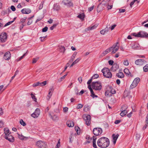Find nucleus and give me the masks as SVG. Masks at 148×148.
<instances>
[{
  "mask_svg": "<svg viewBox=\"0 0 148 148\" xmlns=\"http://www.w3.org/2000/svg\"><path fill=\"white\" fill-rule=\"evenodd\" d=\"M110 142L109 139L106 137H103L100 138L97 141L98 145L101 148H105L109 145Z\"/></svg>",
  "mask_w": 148,
  "mask_h": 148,
  "instance_id": "obj_1",
  "label": "nucleus"
},
{
  "mask_svg": "<svg viewBox=\"0 0 148 148\" xmlns=\"http://www.w3.org/2000/svg\"><path fill=\"white\" fill-rule=\"evenodd\" d=\"M131 35L136 37L147 38L148 36V34L144 31H140L138 33H133L131 34Z\"/></svg>",
  "mask_w": 148,
  "mask_h": 148,
  "instance_id": "obj_2",
  "label": "nucleus"
},
{
  "mask_svg": "<svg viewBox=\"0 0 148 148\" xmlns=\"http://www.w3.org/2000/svg\"><path fill=\"white\" fill-rule=\"evenodd\" d=\"M91 86L93 89L97 90H100L102 87L101 83L98 82H92Z\"/></svg>",
  "mask_w": 148,
  "mask_h": 148,
  "instance_id": "obj_3",
  "label": "nucleus"
},
{
  "mask_svg": "<svg viewBox=\"0 0 148 148\" xmlns=\"http://www.w3.org/2000/svg\"><path fill=\"white\" fill-rule=\"evenodd\" d=\"M103 75L106 77L108 78H111L112 77V74L110 72L108 69L106 68H103L101 70Z\"/></svg>",
  "mask_w": 148,
  "mask_h": 148,
  "instance_id": "obj_4",
  "label": "nucleus"
},
{
  "mask_svg": "<svg viewBox=\"0 0 148 148\" xmlns=\"http://www.w3.org/2000/svg\"><path fill=\"white\" fill-rule=\"evenodd\" d=\"M84 120L85 121L86 124L88 126L90 125L91 123V117L90 115L84 114L82 116Z\"/></svg>",
  "mask_w": 148,
  "mask_h": 148,
  "instance_id": "obj_5",
  "label": "nucleus"
},
{
  "mask_svg": "<svg viewBox=\"0 0 148 148\" xmlns=\"http://www.w3.org/2000/svg\"><path fill=\"white\" fill-rule=\"evenodd\" d=\"M36 145L39 148H47V143L41 140H39L36 143Z\"/></svg>",
  "mask_w": 148,
  "mask_h": 148,
  "instance_id": "obj_6",
  "label": "nucleus"
},
{
  "mask_svg": "<svg viewBox=\"0 0 148 148\" xmlns=\"http://www.w3.org/2000/svg\"><path fill=\"white\" fill-rule=\"evenodd\" d=\"M119 44L118 42H117L116 44L113 45L110 48L111 49V50H112L111 52L112 54L115 53L119 49Z\"/></svg>",
  "mask_w": 148,
  "mask_h": 148,
  "instance_id": "obj_7",
  "label": "nucleus"
},
{
  "mask_svg": "<svg viewBox=\"0 0 148 148\" xmlns=\"http://www.w3.org/2000/svg\"><path fill=\"white\" fill-rule=\"evenodd\" d=\"M102 132V129L100 128H96L93 129V134L96 136L100 135Z\"/></svg>",
  "mask_w": 148,
  "mask_h": 148,
  "instance_id": "obj_8",
  "label": "nucleus"
},
{
  "mask_svg": "<svg viewBox=\"0 0 148 148\" xmlns=\"http://www.w3.org/2000/svg\"><path fill=\"white\" fill-rule=\"evenodd\" d=\"M140 81V79L139 78L137 77L135 78L130 86V88L133 89L134 88L136 87L137 86Z\"/></svg>",
  "mask_w": 148,
  "mask_h": 148,
  "instance_id": "obj_9",
  "label": "nucleus"
},
{
  "mask_svg": "<svg viewBox=\"0 0 148 148\" xmlns=\"http://www.w3.org/2000/svg\"><path fill=\"white\" fill-rule=\"evenodd\" d=\"M7 38V34L6 33H2L0 34V40L1 42H5Z\"/></svg>",
  "mask_w": 148,
  "mask_h": 148,
  "instance_id": "obj_10",
  "label": "nucleus"
},
{
  "mask_svg": "<svg viewBox=\"0 0 148 148\" xmlns=\"http://www.w3.org/2000/svg\"><path fill=\"white\" fill-rule=\"evenodd\" d=\"M146 63L145 60L141 59H138L136 60L135 62V64L138 65H143Z\"/></svg>",
  "mask_w": 148,
  "mask_h": 148,
  "instance_id": "obj_11",
  "label": "nucleus"
},
{
  "mask_svg": "<svg viewBox=\"0 0 148 148\" xmlns=\"http://www.w3.org/2000/svg\"><path fill=\"white\" fill-rule=\"evenodd\" d=\"M40 113V109L37 108L35 110L34 112L31 114V116L34 118H37L39 116Z\"/></svg>",
  "mask_w": 148,
  "mask_h": 148,
  "instance_id": "obj_12",
  "label": "nucleus"
},
{
  "mask_svg": "<svg viewBox=\"0 0 148 148\" xmlns=\"http://www.w3.org/2000/svg\"><path fill=\"white\" fill-rule=\"evenodd\" d=\"M62 3L68 7H70L73 6V3L70 0H62Z\"/></svg>",
  "mask_w": 148,
  "mask_h": 148,
  "instance_id": "obj_13",
  "label": "nucleus"
},
{
  "mask_svg": "<svg viewBox=\"0 0 148 148\" xmlns=\"http://www.w3.org/2000/svg\"><path fill=\"white\" fill-rule=\"evenodd\" d=\"M127 108V106H123L122 107L121 109L122 111L120 113V115L121 116H123L127 114V112L126 110Z\"/></svg>",
  "mask_w": 148,
  "mask_h": 148,
  "instance_id": "obj_14",
  "label": "nucleus"
},
{
  "mask_svg": "<svg viewBox=\"0 0 148 148\" xmlns=\"http://www.w3.org/2000/svg\"><path fill=\"white\" fill-rule=\"evenodd\" d=\"M106 6V5L105 3H100L98 6L97 11L98 12H100L104 8L105 6Z\"/></svg>",
  "mask_w": 148,
  "mask_h": 148,
  "instance_id": "obj_15",
  "label": "nucleus"
},
{
  "mask_svg": "<svg viewBox=\"0 0 148 148\" xmlns=\"http://www.w3.org/2000/svg\"><path fill=\"white\" fill-rule=\"evenodd\" d=\"M5 138L10 142H13L14 141V138L11 135L5 136Z\"/></svg>",
  "mask_w": 148,
  "mask_h": 148,
  "instance_id": "obj_16",
  "label": "nucleus"
},
{
  "mask_svg": "<svg viewBox=\"0 0 148 148\" xmlns=\"http://www.w3.org/2000/svg\"><path fill=\"white\" fill-rule=\"evenodd\" d=\"M11 55L10 52H7L5 54L3 58L6 60H8L10 59Z\"/></svg>",
  "mask_w": 148,
  "mask_h": 148,
  "instance_id": "obj_17",
  "label": "nucleus"
},
{
  "mask_svg": "<svg viewBox=\"0 0 148 148\" xmlns=\"http://www.w3.org/2000/svg\"><path fill=\"white\" fill-rule=\"evenodd\" d=\"M119 68V66L116 63H114L112 65L111 70L113 72L116 71Z\"/></svg>",
  "mask_w": 148,
  "mask_h": 148,
  "instance_id": "obj_18",
  "label": "nucleus"
},
{
  "mask_svg": "<svg viewBox=\"0 0 148 148\" xmlns=\"http://www.w3.org/2000/svg\"><path fill=\"white\" fill-rule=\"evenodd\" d=\"M31 10L29 9L24 8L21 10V12L23 14H28L31 12Z\"/></svg>",
  "mask_w": 148,
  "mask_h": 148,
  "instance_id": "obj_19",
  "label": "nucleus"
},
{
  "mask_svg": "<svg viewBox=\"0 0 148 148\" xmlns=\"http://www.w3.org/2000/svg\"><path fill=\"white\" fill-rule=\"evenodd\" d=\"M111 87H108L107 88L105 92V94L106 95L110 96L111 95Z\"/></svg>",
  "mask_w": 148,
  "mask_h": 148,
  "instance_id": "obj_20",
  "label": "nucleus"
},
{
  "mask_svg": "<svg viewBox=\"0 0 148 148\" xmlns=\"http://www.w3.org/2000/svg\"><path fill=\"white\" fill-rule=\"evenodd\" d=\"M119 136V135L118 134L115 135L114 134H113L112 135L113 139V143L114 144H115L116 142V140L118 138V137Z\"/></svg>",
  "mask_w": 148,
  "mask_h": 148,
  "instance_id": "obj_21",
  "label": "nucleus"
},
{
  "mask_svg": "<svg viewBox=\"0 0 148 148\" xmlns=\"http://www.w3.org/2000/svg\"><path fill=\"white\" fill-rule=\"evenodd\" d=\"M53 90L54 89L53 87H52L49 89L48 95H47V97H49V99H50L51 98L52 95V92H53Z\"/></svg>",
  "mask_w": 148,
  "mask_h": 148,
  "instance_id": "obj_22",
  "label": "nucleus"
},
{
  "mask_svg": "<svg viewBox=\"0 0 148 148\" xmlns=\"http://www.w3.org/2000/svg\"><path fill=\"white\" fill-rule=\"evenodd\" d=\"M109 28L107 26L106 28L104 29L101 30L100 32L101 34L104 35L105 33L109 31Z\"/></svg>",
  "mask_w": 148,
  "mask_h": 148,
  "instance_id": "obj_23",
  "label": "nucleus"
},
{
  "mask_svg": "<svg viewBox=\"0 0 148 148\" xmlns=\"http://www.w3.org/2000/svg\"><path fill=\"white\" fill-rule=\"evenodd\" d=\"M97 137L96 136H93V146L94 148H97V146L96 144V141Z\"/></svg>",
  "mask_w": 148,
  "mask_h": 148,
  "instance_id": "obj_24",
  "label": "nucleus"
},
{
  "mask_svg": "<svg viewBox=\"0 0 148 148\" xmlns=\"http://www.w3.org/2000/svg\"><path fill=\"white\" fill-rule=\"evenodd\" d=\"M111 51V49L110 47L104 51L102 53V55L103 56H105V55L110 52Z\"/></svg>",
  "mask_w": 148,
  "mask_h": 148,
  "instance_id": "obj_25",
  "label": "nucleus"
},
{
  "mask_svg": "<svg viewBox=\"0 0 148 148\" xmlns=\"http://www.w3.org/2000/svg\"><path fill=\"white\" fill-rule=\"evenodd\" d=\"M116 76L120 78H123L124 77V75L123 73L119 72L116 74Z\"/></svg>",
  "mask_w": 148,
  "mask_h": 148,
  "instance_id": "obj_26",
  "label": "nucleus"
},
{
  "mask_svg": "<svg viewBox=\"0 0 148 148\" xmlns=\"http://www.w3.org/2000/svg\"><path fill=\"white\" fill-rule=\"evenodd\" d=\"M50 116L51 118L53 121H56L58 120V116L56 114L53 115V116L50 115Z\"/></svg>",
  "mask_w": 148,
  "mask_h": 148,
  "instance_id": "obj_27",
  "label": "nucleus"
},
{
  "mask_svg": "<svg viewBox=\"0 0 148 148\" xmlns=\"http://www.w3.org/2000/svg\"><path fill=\"white\" fill-rule=\"evenodd\" d=\"M53 8L54 10L58 11L60 9V6L58 4H56L54 5Z\"/></svg>",
  "mask_w": 148,
  "mask_h": 148,
  "instance_id": "obj_28",
  "label": "nucleus"
},
{
  "mask_svg": "<svg viewBox=\"0 0 148 148\" xmlns=\"http://www.w3.org/2000/svg\"><path fill=\"white\" fill-rule=\"evenodd\" d=\"M4 133L5 134V136H7L10 134V133L9 132V130L8 128H5L4 129Z\"/></svg>",
  "mask_w": 148,
  "mask_h": 148,
  "instance_id": "obj_29",
  "label": "nucleus"
},
{
  "mask_svg": "<svg viewBox=\"0 0 148 148\" xmlns=\"http://www.w3.org/2000/svg\"><path fill=\"white\" fill-rule=\"evenodd\" d=\"M98 25L97 24H96L94 25L91 26L89 27L88 28V30H91L95 29L98 26Z\"/></svg>",
  "mask_w": 148,
  "mask_h": 148,
  "instance_id": "obj_30",
  "label": "nucleus"
},
{
  "mask_svg": "<svg viewBox=\"0 0 148 148\" xmlns=\"http://www.w3.org/2000/svg\"><path fill=\"white\" fill-rule=\"evenodd\" d=\"M67 124L69 127H73L74 126L73 123L71 121H68L67 122Z\"/></svg>",
  "mask_w": 148,
  "mask_h": 148,
  "instance_id": "obj_31",
  "label": "nucleus"
},
{
  "mask_svg": "<svg viewBox=\"0 0 148 148\" xmlns=\"http://www.w3.org/2000/svg\"><path fill=\"white\" fill-rule=\"evenodd\" d=\"M124 73L127 75H131V73L129 70L127 69H125L124 70Z\"/></svg>",
  "mask_w": 148,
  "mask_h": 148,
  "instance_id": "obj_32",
  "label": "nucleus"
},
{
  "mask_svg": "<svg viewBox=\"0 0 148 148\" xmlns=\"http://www.w3.org/2000/svg\"><path fill=\"white\" fill-rule=\"evenodd\" d=\"M18 138L22 140H23L25 139H27L28 138L26 137H25L23 136L22 135H20L19 134H18Z\"/></svg>",
  "mask_w": 148,
  "mask_h": 148,
  "instance_id": "obj_33",
  "label": "nucleus"
},
{
  "mask_svg": "<svg viewBox=\"0 0 148 148\" xmlns=\"http://www.w3.org/2000/svg\"><path fill=\"white\" fill-rule=\"evenodd\" d=\"M27 52V51L26 52V53H24L22 56H21L20 57L17 59L16 60V61L17 62H18V61H20L21 59H22L23 58H24L25 56L26 55Z\"/></svg>",
  "mask_w": 148,
  "mask_h": 148,
  "instance_id": "obj_34",
  "label": "nucleus"
},
{
  "mask_svg": "<svg viewBox=\"0 0 148 148\" xmlns=\"http://www.w3.org/2000/svg\"><path fill=\"white\" fill-rule=\"evenodd\" d=\"M80 60V59L78 58L75 61H74L70 65V68L72 67L73 65L76 64Z\"/></svg>",
  "mask_w": 148,
  "mask_h": 148,
  "instance_id": "obj_35",
  "label": "nucleus"
},
{
  "mask_svg": "<svg viewBox=\"0 0 148 148\" xmlns=\"http://www.w3.org/2000/svg\"><path fill=\"white\" fill-rule=\"evenodd\" d=\"M130 92L127 91H125L124 93V97H127L129 95Z\"/></svg>",
  "mask_w": 148,
  "mask_h": 148,
  "instance_id": "obj_36",
  "label": "nucleus"
},
{
  "mask_svg": "<svg viewBox=\"0 0 148 148\" xmlns=\"http://www.w3.org/2000/svg\"><path fill=\"white\" fill-rule=\"evenodd\" d=\"M38 82V86H45L46 85L47 83V82L46 81H44L42 82Z\"/></svg>",
  "mask_w": 148,
  "mask_h": 148,
  "instance_id": "obj_37",
  "label": "nucleus"
},
{
  "mask_svg": "<svg viewBox=\"0 0 148 148\" xmlns=\"http://www.w3.org/2000/svg\"><path fill=\"white\" fill-rule=\"evenodd\" d=\"M84 13H82L79 14L78 16L77 17L80 18L81 19H84Z\"/></svg>",
  "mask_w": 148,
  "mask_h": 148,
  "instance_id": "obj_38",
  "label": "nucleus"
},
{
  "mask_svg": "<svg viewBox=\"0 0 148 148\" xmlns=\"http://www.w3.org/2000/svg\"><path fill=\"white\" fill-rule=\"evenodd\" d=\"M88 136H87L86 137V139H87V138H88V140L86 142L84 143V144H85V145H86V144H87L88 143H90V142L92 140V138H89V136H88Z\"/></svg>",
  "mask_w": 148,
  "mask_h": 148,
  "instance_id": "obj_39",
  "label": "nucleus"
},
{
  "mask_svg": "<svg viewBox=\"0 0 148 148\" xmlns=\"http://www.w3.org/2000/svg\"><path fill=\"white\" fill-rule=\"evenodd\" d=\"M143 71L145 72L148 71V64H146L143 68Z\"/></svg>",
  "mask_w": 148,
  "mask_h": 148,
  "instance_id": "obj_40",
  "label": "nucleus"
},
{
  "mask_svg": "<svg viewBox=\"0 0 148 148\" xmlns=\"http://www.w3.org/2000/svg\"><path fill=\"white\" fill-rule=\"evenodd\" d=\"M31 95L32 98L34 100V101L35 102H36L37 99L35 96L32 93H31Z\"/></svg>",
  "mask_w": 148,
  "mask_h": 148,
  "instance_id": "obj_41",
  "label": "nucleus"
},
{
  "mask_svg": "<svg viewBox=\"0 0 148 148\" xmlns=\"http://www.w3.org/2000/svg\"><path fill=\"white\" fill-rule=\"evenodd\" d=\"M90 96L93 98H94L95 97H98L97 95H96L94 94V92L93 90L92 92H90Z\"/></svg>",
  "mask_w": 148,
  "mask_h": 148,
  "instance_id": "obj_42",
  "label": "nucleus"
},
{
  "mask_svg": "<svg viewBox=\"0 0 148 148\" xmlns=\"http://www.w3.org/2000/svg\"><path fill=\"white\" fill-rule=\"evenodd\" d=\"M20 123L23 126H25L26 125V123L23 121L22 119H21L20 121Z\"/></svg>",
  "mask_w": 148,
  "mask_h": 148,
  "instance_id": "obj_43",
  "label": "nucleus"
},
{
  "mask_svg": "<svg viewBox=\"0 0 148 148\" xmlns=\"http://www.w3.org/2000/svg\"><path fill=\"white\" fill-rule=\"evenodd\" d=\"M58 24H54L52 26L50 27V29L51 30H53L55 27H56L57 25Z\"/></svg>",
  "mask_w": 148,
  "mask_h": 148,
  "instance_id": "obj_44",
  "label": "nucleus"
},
{
  "mask_svg": "<svg viewBox=\"0 0 148 148\" xmlns=\"http://www.w3.org/2000/svg\"><path fill=\"white\" fill-rule=\"evenodd\" d=\"M99 76L98 74H95L92 77V79H97L99 77Z\"/></svg>",
  "mask_w": 148,
  "mask_h": 148,
  "instance_id": "obj_45",
  "label": "nucleus"
},
{
  "mask_svg": "<svg viewBox=\"0 0 148 148\" xmlns=\"http://www.w3.org/2000/svg\"><path fill=\"white\" fill-rule=\"evenodd\" d=\"M60 51L61 52H64L65 50V47H64L61 46L60 47Z\"/></svg>",
  "mask_w": 148,
  "mask_h": 148,
  "instance_id": "obj_46",
  "label": "nucleus"
},
{
  "mask_svg": "<svg viewBox=\"0 0 148 148\" xmlns=\"http://www.w3.org/2000/svg\"><path fill=\"white\" fill-rule=\"evenodd\" d=\"M123 64L124 65L128 66L129 65L128 61L127 60H125L124 61Z\"/></svg>",
  "mask_w": 148,
  "mask_h": 148,
  "instance_id": "obj_47",
  "label": "nucleus"
},
{
  "mask_svg": "<svg viewBox=\"0 0 148 148\" xmlns=\"http://www.w3.org/2000/svg\"><path fill=\"white\" fill-rule=\"evenodd\" d=\"M26 19L27 17H25L21 19L20 20V22L21 23H23L25 22Z\"/></svg>",
  "mask_w": 148,
  "mask_h": 148,
  "instance_id": "obj_48",
  "label": "nucleus"
},
{
  "mask_svg": "<svg viewBox=\"0 0 148 148\" xmlns=\"http://www.w3.org/2000/svg\"><path fill=\"white\" fill-rule=\"evenodd\" d=\"M48 29V27L46 26L42 29V31L43 32H45L47 31Z\"/></svg>",
  "mask_w": 148,
  "mask_h": 148,
  "instance_id": "obj_49",
  "label": "nucleus"
},
{
  "mask_svg": "<svg viewBox=\"0 0 148 148\" xmlns=\"http://www.w3.org/2000/svg\"><path fill=\"white\" fill-rule=\"evenodd\" d=\"M13 22V21H10L8 22L4 26V27H6L12 24Z\"/></svg>",
  "mask_w": 148,
  "mask_h": 148,
  "instance_id": "obj_50",
  "label": "nucleus"
},
{
  "mask_svg": "<svg viewBox=\"0 0 148 148\" xmlns=\"http://www.w3.org/2000/svg\"><path fill=\"white\" fill-rule=\"evenodd\" d=\"M132 48L133 49H136L138 47V46L137 44H134L132 46Z\"/></svg>",
  "mask_w": 148,
  "mask_h": 148,
  "instance_id": "obj_51",
  "label": "nucleus"
},
{
  "mask_svg": "<svg viewBox=\"0 0 148 148\" xmlns=\"http://www.w3.org/2000/svg\"><path fill=\"white\" fill-rule=\"evenodd\" d=\"M38 59H39L38 58H34L33 59V61H32V63H36V62L38 60Z\"/></svg>",
  "mask_w": 148,
  "mask_h": 148,
  "instance_id": "obj_52",
  "label": "nucleus"
},
{
  "mask_svg": "<svg viewBox=\"0 0 148 148\" xmlns=\"http://www.w3.org/2000/svg\"><path fill=\"white\" fill-rule=\"evenodd\" d=\"M116 91L114 89H112L111 87V95L112 94H114L115 93Z\"/></svg>",
  "mask_w": 148,
  "mask_h": 148,
  "instance_id": "obj_53",
  "label": "nucleus"
},
{
  "mask_svg": "<svg viewBox=\"0 0 148 148\" xmlns=\"http://www.w3.org/2000/svg\"><path fill=\"white\" fill-rule=\"evenodd\" d=\"M83 107V105L81 104H78L77 106V109H81Z\"/></svg>",
  "mask_w": 148,
  "mask_h": 148,
  "instance_id": "obj_54",
  "label": "nucleus"
},
{
  "mask_svg": "<svg viewBox=\"0 0 148 148\" xmlns=\"http://www.w3.org/2000/svg\"><path fill=\"white\" fill-rule=\"evenodd\" d=\"M94 6H91L88 8V10L89 12L91 11L92 10L93 8H94Z\"/></svg>",
  "mask_w": 148,
  "mask_h": 148,
  "instance_id": "obj_55",
  "label": "nucleus"
},
{
  "mask_svg": "<svg viewBox=\"0 0 148 148\" xmlns=\"http://www.w3.org/2000/svg\"><path fill=\"white\" fill-rule=\"evenodd\" d=\"M148 126V122H146V123L145 124V126L143 127V130H145V129Z\"/></svg>",
  "mask_w": 148,
  "mask_h": 148,
  "instance_id": "obj_56",
  "label": "nucleus"
},
{
  "mask_svg": "<svg viewBox=\"0 0 148 148\" xmlns=\"http://www.w3.org/2000/svg\"><path fill=\"white\" fill-rule=\"evenodd\" d=\"M74 91L75 93L76 94H78V90L77 87H75L74 88Z\"/></svg>",
  "mask_w": 148,
  "mask_h": 148,
  "instance_id": "obj_57",
  "label": "nucleus"
},
{
  "mask_svg": "<svg viewBox=\"0 0 148 148\" xmlns=\"http://www.w3.org/2000/svg\"><path fill=\"white\" fill-rule=\"evenodd\" d=\"M29 21H28V22H27V24L28 25H29L30 24H31V23L32 22V20L30 19H29Z\"/></svg>",
  "mask_w": 148,
  "mask_h": 148,
  "instance_id": "obj_58",
  "label": "nucleus"
},
{
  "mask_svg": "<svg viewBox=\"0 0 148 148\" xmlns=\"http://www.w3.org/2000/svg\"><path fill=\"white\" fill-rule=\"evenodd\" d=\"M116 26V25H115V24H114V25H112V26H111V28H110V27H109V28H110V29H111V30H113L114 29V28H115V27Z\"/></svg>",
  "mask_w": 148,
  "mask_h": 148,
  "instance_id": "obj_59",
  "label": "nucleus"
},
{
  "mask_svg": "<svg viewBox=\"0 0 148 148\" xmlns=\"http://www.w3.org/2000/svg\"><path fill=\"white\" fill-rule=\"evenodd\" d=\"M43 3H41L40 4V5L39 6V10H40L42 9L43 7Z\"/></svg>",
  "mask_w": 148,
  "mask_h": 148,
  "instance_id": "obj_60",
  "label": "nucleus"
},
{
  "mask_svg": "<svg viewBox=\"0 0 148 148\" xmlns=\"http://www.w3.org/2000/svg\"><path fill=\"white\" fill-rule=\"evenodd\" d=\"M108 63L110 65H112L113 64L114 61L112 60H110L108 61Z\"/></svg>",
  "mask_w": 148,
  "mask_h": 148,
  "instance_id": "obj_61",
  "label": "nucleus"
},
{
  "mask_svg": "<svg viewBox=\"0 0 148 148\" xmlns=\"http://www.w3.org/2000/svg\"><path fill=\"white\" fill-rule=\"evenodd\" d=\"M112 7V5H109V4H108V6H107V8L108 10L110 9H111Z\"/></svg>",
  "mask_w": 148,
  "mask_h": 148,
  "instance_id": "obj_62",
  "label": "nucleus"
},
{
  "mask_svg": "<svg viewBox=\"0 0 148 148\" xmlns=\"http://www.w3.org/2000/svg\"><path fill=\"white\" fill-rule=\"evenodd\" d=\"M11 9L13 11H14L16 10V8L13 5H12L11 7Z\"/></svg>",
  "mask_w": 148,
  "mask_h": 148,
  "instance_id": "obj_63",
  "label": "nucleus"
},
{
  "mask_svg": "<svg viewBox=\"0 0 148 148\" xmlns=\"http://www.w3.org/2000/svg\"><path fill=\"white\" fill-rule=\"evenodd\" d=\"M38 82H37V83H35L34 84H33V86L34 87H35L36 86H38Z\"/></svg>",
  "mask_w": 148,
  "mask_h": 148,
  "instance_id": "obj_64",
  "label": "nucleus"
}]
</instances>
